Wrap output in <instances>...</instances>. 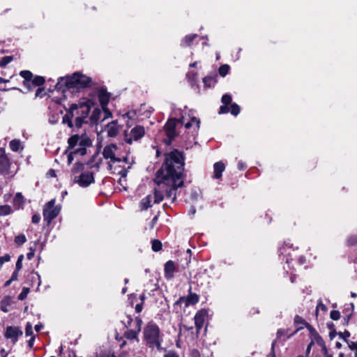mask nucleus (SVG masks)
I'll list each match as a JSON object with an SVG mask.
<instances>
[{
	"label": "nucleus",
	"instance_id": "obj_1",
	"mask_svg": "<svg viewBox=\"0 0 357 357\" xmlns=\"http://www.w3.org/2000/svg\"><path fill=\"white\" fill-rule=\"evenodd\" d=\"M184 169V158L181 152L174 150L165 155V160L162 167L158 169L154 178L155 183H160L171 178L183 179Z\"/></svg>",
	"mask_w": 357,
	"mask_h": 357
},
{
	"label": "nucleus",
	"instance_id": "obj_2",
	"mask_svg": "<svg viewBox=\"0 0 357 357\" xmlns=\"http://www.w3.org/2000/svg\"><path fill=\"white\" fill-rule=\"evenodd\" d=\"M91 78L79 73H75L72 76L60 77L55 85V89L64 91L66 89H84L91 86Z\"/></svg>",
	"mask_w": 357,
	"mask_h": 357
},
{
	"label": "nucleus",
	"instance_id": "obj_3",
	"mask_svg": "<svg viewBox=\"0 0 357 357\" xmlns=\"http://www.w3.org/2000/svg\"><path fill=\"white\" fill-rule=\"evenodd\" d=\"M93 102L86 98L80 100L77 103H73L70 105V109L73 116H75V126L77 128L82 127L83 123H87L86 119L88 117Z\"/></svg>",
	"mask_w": 357,
	"mask_h": 357
},
{
	"label": "nucleus",
	"instance_id": "obj_4",
	"mask_svg": "<svg viewBox=\"0 0 357 357\" xmlns=\"http://www.w3.org/2000/svg\"><path fill=\"white\" fill-rule=\"evenodd\" d=\"M144 338L151 347H156L158 350L162 349L160 337V328L154 323H149L144 331Z\"/></svg>",
	"mask_w": 357,
	"mask_h": 357
},
{
	"label": "nucleus",
	"instance_id": "obj_5",
	"mask_svg": "<svg viewBox=\"0 0 357 357\" xmlns=\"http://www.w3.org/2000/svg\"><path fill=\"white\" fill-rule=\"evenodd\" d=\"M158 186H167L168 188L165 190V195L167 199H171L174 202L176 199V191L178 188L183 185V179L171 178L168 181L164 179L160 183H155Z\"/></svg>",
	"mask_w": 357,
	"mask_h": 357
},
{
	"label": "nucleus",
	"instance_id": "obj_6",
	"mask_svg": "<svg viewBox=\"0 0 357 357\" xmlns=\"http://www.w3.org/2000/svg\"><path fill=\"white\" fill-rule=\"evenodd\" d=\"M54 205L55 199H52L45 205L43 208L44 220L46 221L48 225L56 218L60 212V208Z\"/></svg>",
	"mask_w": 357,
	"mask_h": 357
},
{
	"label": "nucleus",
	"instance_id": "obj_7",
	"mask_svg": "<svg viewBox=\"0 0 357 357\" xmlns=\"http://www.w3.org/2000/svg\"><path fill=\"white\" fill-rule=\"evenodd\" d=\"M145 135L144 128L142 126H136L134 127L130 132L127 130L124 132L125 142L129 144H132L133 141H137L140 139Z\"/></svg>",
	"mask_w": 357,
	"mask_h": 357
},
{
	"label": "nucleus",
	"instance_id": "obj_8",
	"mask_svg": "<svg viewBox=\"0 0 357 357\" xmlns=\"http://www.w3.org/2000/svg\"><path fill=\"white\" fill-rule=\"evenodd\" d=\"M75 183H78L82 188L88 187L95 182L93 174L91 172H82L79 176H75L73 178Z\"/></svg>",
	"mask_w": 357,
	"mask_h": 357
},
{
	"label": "nucleus",
	"instance_id": "obj_9",
	"mask_svg": "<svg viewBox=\"0 0 357 357\" xmlns=\"http://www.w3.org/2000/svg\"><path fill=\"white\" fill-rule=\"evenodd\" d=\"M117 150V146L114 144L107 145L102 151V155L105 159H110V162L114 163L120 162L121 159L115 156V153Z\"/></svg>",
	"mask_w": 357,
	"mask_h": 357
},
{
	"label": "nucleus",
	"instance_id": "obj_10",
	"mask_svg": "<svg viewBox=\"0 0 357 357\" xmlns=\"http://www.w3.org/2000/svg\"><path fill=\"white\" fill-rule=\"evenodd\" d=\"M23 334L22 331L17 326H8L5 331V337L10 339L13 344L17 342L18 337Z\"/></svg>",
	"mask_w": 357,
	"mask_h": 357
},
{
	"label": "nucleus",
	"instance_id": "obj_11",
	"mask_svg": "<svg viewBox=\"0 0 357 357\" xmlns=\"http://www.w3.org/2000/svg\"><path fill=\"white\" fill-rule=\"evenodd\" d=\"M142 324V321L141 320V319L139 317H136L135 329L128 330L127 331L125 332L124 336L128 340H132L137 339L138 333L141 331Z\"/></svg>",
	"mask_w": 357,
	"mask_h": 357
},
{
	"label": "nucleus",
	"instance_id": "obj_12",
	"mask_svg": "<svg viewBox=\"0 0 357 357\" xmlns=\"http://www.w3.org/2000/svg\"><path fill=\"white\" fill-rule=\"evenodd\" d=\"M176 124V119H172L168 120L164 126L169 143L174 139L176 135L175 130Z\"/></svg>",
	"mask_w": 357,
	"mask_h": 357
},
{
	"label": "nucleus",
	"instance_id": "obj_13",
	"mask_svg": "<svg viewBox=\"0 0 357 357\" xmlns=\"http://www.w3.org/2000/svg\"><path fill=\"white\" fill-rule=\"evenodd\" d=\"M105 130L107 137H115L119 132L120 126L118 125L117 121H113L107 125Z\"/></svg>",
	"mask_w": 357,
	"mask_h": 357
},
{
	"label": "nucleus",
	"instance_id": "obj_14",
	"mask_svg": "<svg viewBox=\"0 0 357 357\" xmlns=\"http://www.w3.org/2000/svg\"><path fill=\"white\" fill-rule=\"evenodd\" d=\"M199 297L196 294H190L187 298L181 297L177 301L175 302L174 305H178L184 303L185 306L189 305H194L198 303Z\"/></svg>",
	"mask_w": 357,
	"mask_h": 357
},
{
	"label": "nucleus",
	"instance_id": "obj_15",
	"mask_svg": "<svg viewBox=\"0 0 357 357\" xmlns=\"http://www.w3.org/2000/svg\"><path fill=\"white\" fill-rule=\"evenodd\" d=\"M207 314V312L205 310H201L197 312L194 317L195 324L197 328V333L202 328L204 322L205 317Z\"/></svg>",
	"mask_w": 357,
	"mask_h": 357
},
{
	"label": "nucleus",
	"instance_id": "obj_16",
	"mask_svg": "<svg viewBox=\"0 0 357 357\" xmlns=\"http://www.w3.org/2000/svg\"><path fill=\"white\" fill-rule=\"evenodd\" d=\"M176 270L175 264L173 261L169 260L165 264V277L167 280H171L174 278V273Z\"/></svg>",
	"mask_w": 357,
	"mask_h": 357
},
{
	"label": "nucleus",
	"instance_id": "obj_17",
	"mask_svg": "<svg viewBox=\"0 0 357 357\" xmlns=\"http://www.w3.org/2000/svg\"><path fill=\"white\" fill-rule=\"evenodd\" d=\"M110 95L104 89L98 91V100L102 107H107L109 101Z\"/></svg>",
	"mask_w": 357,
	"mask_h": 357
},
{
	"label": "nucleus",
	"instance_id": "obj_18",
	"mask_svg": "<svg viewBox=\"0 0 357 357\" xmlns=\"http://www.w3.org/2000/svg\"><path fill=\"white\" fill-rule=\"evenodd\" d=\"M294 324L296 326H300L297 328V329L292 333L287 335V338L291 337L293 336L295 333H296L299 330L302 329L304 326H305L307 328H310V326L300 316L296 315L294 317Z\"/></svg>",
	"mask_w": 357,
	"mask_h": 357
},
{
	"label": "nucleus",
	"instance_id": "obj_19",
	"mask_svg": "<svg viewBox=\"0 0 357 357\" xmlns=\"http://www.w3.org/2000/svg\"><path fill=\"white\" fill-rule=\"evenodd\" d=\"M214 169V178L219 179L222 176V173L225 171V166L222 162H215L213 165Z\"/></svg>",
	"mask_w": 357,
	"mask_h": 357
},
{
	"label": "nucleus",
	"instance_id": "obj_20",
	"mask_svg": "<svg viewBox=\"0 0 357 357\" xmlns=\"http://www.w3.org/2000/svg\"><path fill=\"white\" fill-rule=\"evenodd\" d=\"M10 166L8 158L5 155H0V172L5 173L8 171Z\"/></svg>",
	"mask_w": 357,
	"mask_h": 357
},
{
	"label": "nucleus",
	"instance_id": "obj_21",
	"mask_svg": "<svg viewBox=\"0 0 357 357\" xmlns=\"http://www.w3.org/2000/svg\"><path fill=\"white\" fill-rule=\"evenodd\" d=\"M217 82V75L213 74L205 77L203 79V82L206 87H211L215 85Z\"/></svg>",
	"mask_w": 357,
	"mask_h": 357
},
{
	"label": "nucleus",
	"instance_id": "obj_22",
	"mask_svg": "<svg viewBox=\"0 0 357 357\" xmlns=\"http://www.w3.org/2000/svg\"><path fill=\"white\" fill-rule=\"evenodd\" d=\"M20 75L24 79V81L23 82V85L31 84V81L33 77V74L31 72H30L29 70H22L20 73Z\"/></svg>",
	"mask_w": 357,
	"mask_h": 357
},
{
	"label": "nucleus",
	"instance_id": "obj_23",
	"mask_svg": "<svg viewBox=\"0 0 357 357\" xmlns=\"http://www.w3.org/2000/svg\"><path fill=\"white\" fill-rule=\"evenodd\" d=\"M24 203V197L20 192H17L14 199H13V204L17 208H21Z\"/></svg>",
	"mask_w": 357,
	"mask_h": 357
},
{
	"label": "nucleus",
	"instance_id": "obj_24",
	"mask_svg": "<svg viewBox=\"0 0 357 357\" xmlns=\"http://www.w3.org/2000/svg\"><path fill=\"white\" fill-rule=\"evenodd\" d=\"M101 114V109L99 108H95L90 116V121L92 124H96L100 119Z\"/></svg>",
	"mask_w": 357,
	"mask_h": 357
},
{
	"label": "nucleus",
	"instance_id": "obj_25",
	"mask_svg": "<svg viewBox=\"0 0 357 357\" xmlns=\"http://www.w3.org/2000/svg\"><path fill=\"white\" fill-rule=\"evenodd\" d=\"M159 187H160V190L155 188V191H154V198H155L154 202L155 204L160 203L164 199L163 194H162L163 185H161Z\"/></svg>",
	"mask_w": 357,
	"mask_h": 357
},
{
	"label": "nucleus",
	"instance_id": "obj_26",
	"mask_svg": "<svg viewBox=\"0 0 357 357\" xmlns=\"http://www.w3.org/2000/svg\"><path fill=\"white\" fill-rule=\"evenodd\" d=\"M73 117V114H72L71 110L69 108L68 112L63 116V122L64 123H67L69 128H73V123L72 119Z\"/></svg>",
	"mask_w": 357,
	"mask_h": 357
},
{
	"label": "nucleus",
	"instance_id": "obj_27",
	"mask_svg": "<svg viewBox=\"0 0 357 357\" xmlns=\"http://www.w3.org/2000/svg\"><path fill=\"white\" fill-rule=\"evenodd\" d=\"M79 141V136L78 135H75L70 137L68 139V149H73L76 145L78 144V142Z\"/></svg>",
	"mask_w": 357,
	"mask_h": 357
},
{
	"label": "nucleus",
	"instance_id": "obj_28",
	"mask_svg": "<svg viewBox=\"0 0 357 357\" xmlns=\"http://www.w3.org/2000/svg\"><path fill=\"white\" fill-rule=\"evenodd\" d=\"M151 197L150 195H148V196L145 197L144 198H143L140 203L142 209L146 210L149 207H151Z\"/></svg>",
	"mask_w": 357,
	"mask_h": 357
},
{
	"label": "nucleus",
	"instance_id": "obj_29",
	"mask_svg": "<svg viewBox=\"0 0 357 357\" xmlns=\"http://www.w3.org/2000/svg\"><path fill=\"white\" fill-rule=\"evenodd\" d=\"M196 37L197 34H190L186 36L182 40L181 45L183 47L189 46Z\"/></svg>",
	"mask_w": 357,
	"mask_h": 357
},
{
	"label": "nucleus",
	"instance_id": "obj_30",
	"mask_svg": "<svg viewBox=\"0 0 357 357\" xmlns=\"http://www.w3.org/2000/svg\"><path fill=\"white\" fill-rule=\"evenodd\" d=\"M10 149L13 151H18L21 148L20 141L18 139H13L9 144Z\"/></svg>",
	"mask_w": 357,
	"mask_h": 357
},
{
	"label": "nucleus",
	"instance_id": "obj_31",
	"mask_svg": "<svg viewBox=\"0 0 357 357\" xmlns=\"http://www.w3.org/2000/svg\"><path fill=\"white\" fill-rule=\"evenodd\" d=\"M45 78L42 76H36L33 79H31V84H33L34 86H40L45 83Z\"/></svg>",
	"mask_w": 357,
	"mask_h": 357
},
{
	"label": "nucleus",
	"instance_id": "obj_32",
	"mask_svg": "<svg viewBox=\"0 0 357 357\" xmlns=\"http://www.w3.org/2000/svg\"><path fill=\"white\" fill-rule=\"evenodd\" d=\"M12 208L8 205H3L0 206V215H7L11 213Z\"/></svg>",
	"mask_w": 357,
	"mask_h": 357
},
{
	"label": "nucleus",
	"instance_id": "obj_33",
	"mask_svg": "<svg viewBox=\"0 0 357 357\" xmlns=\"http://www.w3.org/2000/svg\"><path fill=\"white\" fill-rule=\"evenodd\" d=\"M91 144V140L88 137H80L79 141L78 142L79 146H84L86 148V146H89Z\"/></svg>",
	"mask_w": 357,
	"mask_h": 357
},
{
	"label": "nucleus",
	"instance_id": "obj_34",
	"mask_svg": "<svg viewBox=\"0 0 357 357\" xmlns=\"http://www.w3.org/2000/svg\"><path fill=\"white\" fill-rule=\"evenodd\" d=\"M151 244L152 250L154 252H158L162 249V243L159 240H153Z\"/></svg>",
	"mask_w": 357,
	"mask_h": 357
},
{
	"label": "nucleus",
	"instance_id": "obj_35",
	"mask_svg": "<svg viewBox=\"0 0 357 357\" xmlns=\"http://www.w3.org/2000/svg\"><path fill=\"white\" fill-rule=\"evenodd\" d=\"M229 66L227 64H224L220 66L218 69L219 74L222 77H225L226 75L228 74L229 70Z\"/></svg>",
	"mask_w": 357,
	"mask_h": 357
},
{
	"label": "nucleus",
	"instance_id": "obj_36",
	"mask_svg": "<svg viewBox=\"0 0 357 357\" xmlns=\"http://www.w3.org/2000/svg\"><path fill=\"white\" fill-rule=\"evenodd\" d=\"M230 113L234 116H237L240 113V107L236 103L231 104Z\"/></svg>",
	"mask_w": 357,
	"mask_h": 357
},
{
	"label": "nucleus",
	"instance_id": "obj_37",
	"mask_svg": "<svg viewBox=\"0 0 357 357\" xmlns=\"http://www.w3.org/2000/svg\"><path fill=\"white\" fill-rule=\"evenodd\" d=\"M26 241V238L24 234H20L15 238V243L19 245L24 244Z\"/></svg>",
	"mask_w": 357,
	"mask_h": 357
},
{
	"label": "nucleus",
	"instance_id": "obj_38",
	"mask_svg": "<svg viewBox=\"0 0 357 357\" xmlns=\"http://www.w3.org/2000/svg\"><path fill=\"white\" fill-rule=\"evenodd\" d=\"M193 123H195L197 128H199V124H200V121L199 119H197L196 117H192L189 122H188L185 124V127L186 128H190L192 127Z\"/></svg>",
	"mask_w": 357,
	"mask_h": 357
},
{
	"label": "nucleus",
	"instance_id": "obj_39",
	"mask_svg": "<svg viewBox=\"0 0 357 357\" xmlns=\"http://www.w3.org/2000/svg\"><path fill=\"white\" fill-rule=\"evenodd\" d=\"M13 61V56H6L0 60V66L4 67Z\"/></svg>",
	"mask_w": 357,
	"mask_h": 357
},
{
	"label": "nucleus",
	"instance_id": "obj_40",
	"mask_svg": "<svg viewBox=\"0 0 357 357\" xmlns=\"http://www.w3.org/2000/svg\"><path fill=\"white\" fill-rule=\"evenodd\" d=\"M84 168V165L82 163H80V162H76L73 167L72 168V173L73 174H77L78 172H79L80 171H82Z\"/></svg>",
	"mask_w": 357,
	"mask_h": 357
},
{
	"label": "nucleus",
	"instance_id": "obj_41",
	"mask_svg": "<svg viewBox=\"0 0 357 357\" xmlns=\"http://www.w3.org/2000/svg\"><path fill=\"white\" fill-rule=\"evenodd\" d=\"M29 292V287H24L22 289V292L18 295V299L20 301H23L25 299Z\"/></svg>",
	"mask_w": 357,
	"mask_h": 357
},
{
	"label": "nucleus",
	"instance_id": "obj_42",
	"mask_svg": "<svg viewBox=\"0 0 357 357\" xmlns=\"http://www.w3.org/2000/svg\"><path fill=\"white\" fill-rule=\"evenodd\" d=\"M231 96L229 94H225L222 97V102L225 105H231Z\"/></svg>",
	"mask_w": 357,
	"mask_h": 357
},
{
	"label": "nucleus",
	"instance_id": "obj_43",
	"mask_svg": "<svg viewBox=\"0 0 357 357\" xmlns=\"http://www.w3.org/2000/svg\"><path fill=\"white\" fill-rule=\"evenodd\" d=\"M23 259H24V255H20L18 257V259L17 260L16 265H15V270H17V271H20L21 270V268L22 267Z\"/></svg>",
	"mask_w": 357,
	"mask_h": 357
},
{
	"label": "nucleus",
	"instance_id": "obj_44",
	"mask_svg": "<svg viewBox=\"0 0 357 357\" xmlns=\"http://www.w3.org/2000/svg\"><path fill=\"white\" fill-rule=\"evenodd\" d=\"M8 305H9V301L8 299H4L1 301V309L2 311L7 312H8Z\"/></svg>",
	"mask_w": 357,
	"mask_h": 357
},
{
	"label": "nucleus",
	"instance_id": "obj_45",
	"mask_svg": "<svg viewBox=\"0 0 357 357\" xmlns=\"http://www.w3.org/2000/svg\"><path fill=\"white\" fill-rule=\"evenodd\" d=\"M132 322V319L131 316H130V315H126V319L122 320V323L126 328L131 327Z\"/></svg>",
	"mask_w": 357,
	"mask_h": 357
},
{
	"label": "nucleus",
	"instance_id": "obj_46",
	"mask_svg": "<svg viewBox=\"0 0 357 357\" xmlns=\"http://www.w3.org/2000/svg\"><path fill=\"white\" fill-rule=\"evenodd\" d=\"M74 154H78L80 155H84L86 153V148L84 146H79L73 151Z\"/></svg>",
	"mask_w": 357,
	"mask_h": 357
},
{
	"label": "nucleus",
	"instance_id": "obj_47",
	"mask_svg": "<svg viewBox=\"0 0 357 357\" xmlns=\"http://www.w3.org/2000/svg\"><path fill=\"white\" fill-rule=\"evenodd\" d=\"M25 333H26V336H33V335L32 325L29 322H28L26 324V325Z\"/></svg>",
	"mask_w": 357,
	"mask_h": 357
},
{
	"label": "nucleus",
	"instance_id": "obj_48",
	"mask_svg": "<svg viewBox=\"0 0 357 357\" xmlns=\"http://www.w3.org/2000/svg\"><path fill=\"white\" fill-rule=\"evenodd\" d=\"M330 317L333 320H338L340 318V313L337 310H332L330 313Z\"/></svg>",
	"mask_w": 357,
	"mask_h": 357
},
{
	"label": "nucleus",
	"instance_id": "obj_49",
	"mask_svg": "<svg viewBox=\"0 0 357 357\" xmlns=\"http://www.w3.org/2000/svg\"><path fill=\"white\" fill-rule=\"evenodd\" d=\"M339 337L343 340H344L347 342H349L347 338L350 336V333L348 331H345L344 332L342 333L340 332L337 333Z\"/></svg>",
	"mask_w": 357,
	"mask_h": 357
},
{
	"label": "nucleus",
	"instance_id": "obj_50",
	"mask_svg": "<svg viewBox=\"0 0 357 357\" xmlns=\"http://www.w3.org/2000/svg\"><path fill=\"white\" fill-rule=\"evenodd\" d=\"M347 243L349 245H354L357 243V236H351L347 239Z\"/></svg>",
	"mask_w": 357,
	"mask_h": 357
},
{
	"label": "nucleus",
	"instance_id": "obj_51",
	"mask_svg": "<svg viewBox=\"0 0 357 357\" xmlns=\"http://www.w3.org/2000/svg\"><path fill=\"white\" fill-rule=\"evenodd\" d=\"M10 260V256L8 254H6L3 256L0 257V268L3 265V263L8 262Z\"/></svg>",
	"mask_w": 357,
	"mask_h": 357
},
{
	"label": "nucleus",
	"instance_id": "obj_52",
	"mask_svg": "<svg viewBox=\"0 0 357 357\" xmlns=\"http://www.w3.org/2000/svg\"><path fill=\"white\" fill-rule=\"evenodd\" d=\"M288 330L279 329L277 332V337L281 338L282 336L287 335Z\"/></svg>",
	"mask_w": 357,
	"mask_h": 357
},
{
	"label": "nucleus",
	"instance_id": "obj_53",
	"mask_svg": "<svg viewBox=\"0 0 357 357\" xmlns=\"http://www.w3.org/2000/svg\"><path fill=\"white\" fill-rule=\"evenodd\" d=\"M229 112V109L228 107V105H222L220 107L219 114H226Z\"/></svg>",
	"mask_w": 357,
	"mask_h": 357
},
{
	"label": "nucleus",
	"instance_id": "obj_54",
	"mask_svg": "<svg viewBox=\"0 0 357 357\" xmlns=\"http://www.w3.org/2000/svg\"><path fill=\"white\" fill-rule=\"evenodd\" d=\"M348 346L351 350H356L357 351V342H348Z\"/></svg>",
	"mask_w": 357,
	"mask_h": 357
},
{
	"label": "nucleus",
	"instance_id": "obj_55",
	"mask_svg": "<svg viewBox=\"0 0 357 357\" xmlns=\"http://www.w3.org/2000/svg\"><path fill=\"white\" fill-rule=\"evenodd\" d=\"M40 220V215L39 214H34L32 216L31 221L33 224H37Z\"/></svg>",
	"mask_w": 357,
	"mask_h": 357
},
{
	"label": "nucleus",
	"instance_id": "obj_56",
	"mask_svg": "<svg viewBox=\"0 0 357 357\" xmlns=\"http://www.w3.org/2000/svg\"><path fill=\"white\" fill-rule=\"evenodd\" d=\"M35 255V249L30 248L29 252L26 255V257L29 260H31Z\"/></svg>",
	"mask_w": 357,
	"mask_h": 357
},
{
	"label": "nucleus",
	"instance_id": "obj_57",
	"mask_svg": "<svg viewBox=\"0 0 357 357\" xmlns=\"http://www.w3.org/2000/svg\"><path fill=\"white\" fill-rule=\"evenodd\" d=\"M350 305V313H349L347 315V321H349V319L351 318L352 314H353V312H354V304L353 303H351L349 304Z\"/></svg>",
	"mask_w": 357,
	"mask_h": 357
},
{
	"label": "nucleus",
	"instance_id": "obj_58",
	"mask_svg": "<svg viewBox=\"0 0 357 357\" xmlns=\"http://www.w3.org/2000/svg\"><path fill=\"white\" fill-rule=\"evenodd\" d=\"M102 108L105 114V119L112 116V112L107 108V107Z\"/></svg>",
	"mask_w": 357,
	"mask_h": 357
},
{
	"label": "nucleus",
	"instance_id": "obj_59",
	"mask_svg": "<svg viewBox=\"0 0 357 357\" xmlns=\"http://www.w3.org/2000/svg\"><path fill=\"white\" fill-rule=\"evenodd\" d=\"M164 357H179V356L175 351H169L164 355Z\"/></svg>",
	"mask_w": 357,
	"mask_h": 357
},
{
	"label": "nucleus",
	"instance_id": "obj_60",
	"mask_svg": "<svg viewBox=\"0 0 357 357\" xmlns=\"http://www.w3.org/2000/svg\"><path fill=\"white\" fill-rule=\"evenodd\" d=\"M319 308L321 309V310H323V311H325V312L327 311V307L321 302L317 306V310H316L317 313Z\"/></svg>",
	"mask_w": 357,
	"mask_h": 357
},
{
	"label": "nucleus",
	"instance_id": "obj_61",
	"mask_svg": "<svg viewBox=\"0 0 357 357\" xmlns=\"http://www.w3.org/2000/svg\"><path fill=\"white\" fill-rule=\"evenodd\" d=\"M31 280H38V285L40 286V275L37 273H31Z\"/></svg>",
	"mask_w": 357,
	"mask_h": 357
},
{
	"label": "nucleus",
	"instance_id": "obj_62",
	"mask_svg": "<svg viewBox=\"0 0 357 357\" xmlns=\"http://www.w3.org/2000/svg\"><path fill=\"white\" fill-rule=\"evenodd\" d=\"M158 215H155V216L152 219V220H151V222H150V228H151V229H153V228L155 227V224H156V223H157V222H158Z\"/></svg>",
	"mask_w": 357,
	"mask_h": 357
},
{
	"label": "nucleus",
	"instance_id": "obj_63",
	"mask_svg": "<svg viewBox=\"0 0 357 357\" xmlns=\"http://www.w3.org/2000/svg\"><path fill=\"white\" fill-rule=\"evenodd\" d=\"M18 272L19 271H17V270H15L14 272L12 274V276L10 278L11 280L13 281H15L17 280V277H18Z\"/></svg>",
	"mask_w": 357,
	"mask_h": 357
},
{
	"label": "nucleus",
	"instance_id": "obj_64",
	"mask_svg": "<svg viewBox=\"0 0 357 357\" xmlns=\"http://www.w3.org/2000/svg\"><path fill=\"white\" fill-rule=\"evenodd\" d=\"M142 303H139V304H137L136 306H135V311L137 313H139L142 312Z\"/></svg>",
	"mask_w": 357,
	"mask_h": 357
}]
</instances>
